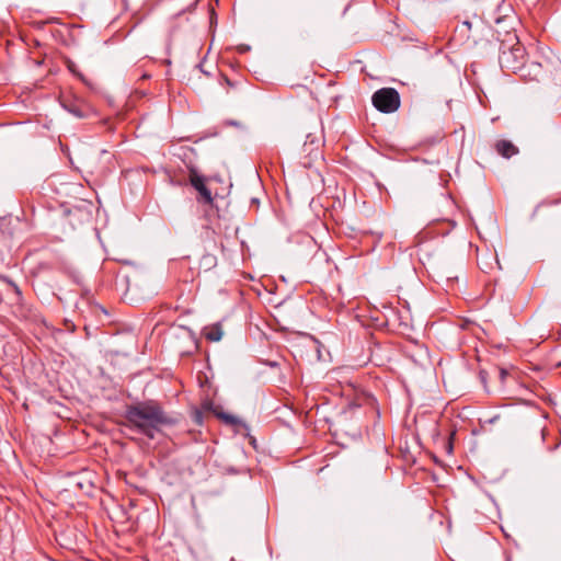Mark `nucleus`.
Returning <instances> with one entry per match:
<instances>
[{
    "label": "nucleus",
    "instance_id": "obj_10",
    "mask_svg": "<svg viewBox=\"0 0 561 561\" xmlns=\"http://www.w3.org/2000/svg\"><path fill=\"white\" fill-rule=\"evenodd\" d=\"M68 69L78 77L84 84L90 85L89 80L79 71L78 66L73 61H68Z\"/></svg>",
    "mask_w": 561,
    "mask_h": 561
},
{
    "label": "nucleus",
    "instance_id": "obj_3",
    "mask_svg": "<svg viewBox=\"0 0 561 561\" xmlns=\"http://www.w3.org/2000/svg\"><path fill=\"white\" fill-rule=\"evenodd\" d=\"M374 106L382 113H393L400 106V95L393 88L377 90L371 98Z\"/></svg>",
    "mask_w": 561,
    "mask_h": 561
},
{
    "label": "nucleus",
    "instance_id": "obj_1",
    "mask_svg": "<svg viewBox=\"0 0 561 561\" xmlns=\"http://www.w3.org/2000/svg\"><path fill=\"white\" fill-rule=\"evenodd\" d=\"M179 421L180 414L167 412L159 401L145 400L126 407L121 425L153 439L163 427L174 426Z\"/></svg>",
    "mask_w": 561,
    "mask_h": 561
},
{
    "label": "nucleus",
    "instance_id": "obj_8",
    "mask_svg": "<svg viewBox=\"0 0 561 561\" xmlns=\"http://www.w3.org/2000/svg\"><path fill=\"white\" fill-rule=\"evenodd\" d=\"M203 335L209 342H218L221 340L224 335V330L220 323H215L208 327H205L203 330Z\"/></svg>",
    "mask_w": 561,
    "mask_h": 561
},
{
    "label": "nucleus",
    "instance_id": "obj_13",
    "mask_svg": "<svg viewBox=\"0 0 561 561\" xmlns=\"http://www.w3.org/2000/svg\"><path fill=\"white\" fill-rule=\"evenodd\" d=\"M222 417L229 424H236L237 423V417H234L232 415H224Z\"/></svg>",
    "mask_w": 561,
    "mask_h": 561
},
{
    "label": "nucleus",
    "instance_id": "obj_6",
    "mask_svg": "<svg viewBox=\"0 0 561 561\" xmlns=\"http://www.w3.org/2000/svg\"><path fill=\"white\" fill-rule=\"evenodd\" d=\"M60 104L66 111H68L70 114H72L76 117L81 118L85 114L83 104L79 101L62 99L60 101Z\"/></svg>",
    "mask_w": 561,
    "mask_h": 561
},
{
    "label": "nucleus",
    "instance_id": "obj_15",
    "mask_svg": "<svg viewBox=\"0 0 561 561\" xmlns=\"http://www.w3.org/2000/svg\"><path fill=\"white\" fill-rule=\"evenodd\" d=\"M195 416H196V421H197V422H201V419H202L201 413H199V412H196V413H195Z\"/></svg>",
    "mask_w": 561,
    "mask_h": 561
},
{
    "label": "nucleus",
    "instance_id": "obj_12",
    "mask_svg": "<svg viewBox=\"0 0 561 561\" xmlns=\"http://www.w3.org/2000/svg\"><path fill=\"white\" fill-rule=\"evenodd\" d=\"M43 325L49 330L51 337L57 340L58 336L62 335V331L55 328H49L45 320L42 321Z\"/></svg>",
    "mask_w": 561,
    "mask_h": 561
},
{
    "label": "nucleus",
    "instance_id": "obj_7",
    "mask_svg": "<svg viewBox=\"0 0 561 561\" xmlns=\"http://www.w3.org/2000/svg\"><path fill=\"white\" fill-rule=\"evenodd\" d=\"M304 149L306 151L309 150V156H311L312 159L321 157L320 140L311 134L307 135Z\"/></svg>",
    "mask_w": 561,
    "mask_h": 561
},
{
    "label": "nucleus",
    "instance_id": "obj_11",
    "mask_svg": "<svg viewBox=\"0 0 561 561\" xmlns=\"http://www.w3.org/2000/svg\"><path fill=\"white\" fill-rule=\"evenodd\" d=\"M202 264L208 268L214 266L216 264V256L211 254L204 255L202 259Z\"/></svg>",
    "mask_w": 561,
    "mask_h": 561
},
{
    "label": "nucleus",
    "instance_id": "obj_4",
    "mask_svg": "<svg viewBox=\"0 0 561 561\" xmlns=\"http://www.w3.org/2000/svg\"><path fill=\"white\" fill-rule=\"evenodd\" d=\"M22 225L23 222L18 217H0V245L8 247Z\"/></svg>",
    "mask_w": 561,
    "mask_h": 561
},
{
    "label": "nucleus",
    "instance_id": "obj_2",
    "mask_svg": "<svg viewBox=\"0 0 561 561\" xmlns=\"http://www.w3.org/2000/svg\"><path fill=\"white\" fill-rule=\"evenodd\" d=\"M499 61L503 70L518 72L527 80H539L543 71V65L540 61L526 62L525 47L518 41L512 46H502Z\"/></svg>",
    "mask_w": 561,
    "mask_h": 561
},
{
    "label": "nucleus",
    "instance_id": "obj_5",
    "mask_svg": "<svg viewBox=\"0 0 561 561\" xmlns=\"http://www.w3.org/2000/svg\"><path fill=\"white\" fill-rule=\"evenodd\" d=\"M190 183L198 192V202L205 204H213V196L209 188L205 185L204 176L199 175L196 171L190 172Z\"/></svg>",
    "mask_w": 561,
    "mask_h": 561
},
{
    "label": "nucleus",
    "instance_id": "obj_9",
    "mask_svg": "<svg viewBox=\"0 0 561 561\" xmlns=\"http://www.w3.org/2000/svg\"><path fill=\"white\" fill-rule=\"evenodd\" d=\"M495 149L499 154L507 159L518 153L517 147L508 140L497 141L495 145Z\"/></svg>",
    "mask_w": 561,
    "mask_h": 561
},
{
    "label": "nucleus",
    "instance_id": "obj_14",
    "mask_svg": "<svg viewBox=\"0 0 561 561\" xmlns=\"http://www.w3.org/2000/svg\"><path fill=\"white\" fill-rule=\"evenodd\" d=\"M0 285L13 286V283L7 279L4 276L0 275Z\"/></svg>",
    "mask_w": 561,
    "mask_h": 561
}]
</instances>
